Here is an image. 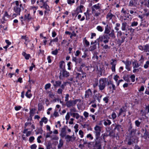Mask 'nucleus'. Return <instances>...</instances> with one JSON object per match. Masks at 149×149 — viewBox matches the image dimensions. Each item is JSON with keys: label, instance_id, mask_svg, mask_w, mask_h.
Segmentation results:
<instances>
[{"label": "nucleus", "instance_id": "f257e3e1", "mask_svg": "<svg viewBox=\"0 0 149 149\" xmlns=\"http://www.w3.org/2000/svg\"><path fill=\"white\" fill-rule=\"evenodd\" d=\"M103 140L100 137L95 136V139L93 141L90 142L88 144L92 146L93 149H102V143Z\"/></svg>", "mask_w": 149, "mask_h": 149}, {"label": "nucleus", "instance_id": "f03ea898", "mask_svg": "<svg viewBox=\"0 0 149 149\" xmlns=\"http://www.w3.org/2000/svg\"><path fill=\"white\" fill-rule=\"evenodd\" d=\"M14 3H15V6L13 8L14 11L20 14L22 10H24L25 4H24L23 5L20 1H15Z\"/></svg>", "mask_w": 149, "mask_h": 149}, {"label": "nucleus", "instance_id": "7ed1b4c3", "mask_svg": "<svg viewBox=\"0 0 149 149\" xmlns=\"http://www.w3.org/2000/svg\"><path fill=\"white\" fill-rule=\"evenodd\" d=\"M108 79L106 78H101L99 81V89L100 91L103 90L105 88Z\"/></svg>", "mask_w": 149, "mask_h": 149}, {"label": "nucleus", "instance_id": "20e7f679", "mask_svg": "<svg viewBox=\"0 0 149 149\" xmlns=\"http://www.w3.org/2000/svg\"><path fill=\"white\" fill-rule=\"evenodd\" d=\"M110 37L108 34H105L103 35L102 36H100L97 40H98L100 42H102L103 41L104 43L106 44L109 42V40Z\"/></svg>", "mask_w": 149, "mask_h": 149}, {"label": "nucleus", "instance_id": "39448f33", "mask_svg": "<svg viewBox=\"0 0 149 149\" xmlns=\"http://www.w3.org/2000/svg\"><path fill=\"white\" fill-rule=\"evenodd\" d=\"M60 72L59 78L60 79H61L62 75L63 77L66 78L68 77L70 75L69 72L66 70L65 68L60 70Z\"/></svg>", "mask_w": 149, "mask_h": 149}, {"label": "nucleus", "instance_id": "423d86ee", "mask_svg": "<svg viewBox=\"0 0 149 149\" xmlns=\"http://www.w3.org/2000/svg\"><path fill=\"white\" fill-rule=\"evenodd\" d=\"M80 64V65L79 66V67L77 68V70L78 72H81L82 74H86V73L84 72L83 70V68L84 67H86V65L85 62H83V61L81 62V63H79Z\"/></svg>", "mask_w": 149, "mask_h": 149}, {"label": "nucleus", "instance_id": "0eeeda50", "mask_svg": "<svg viewBox=\"0 0 149 149\" xmlns=\"http://www.w3.org/2000/svg\"><path fill=\"white\" fill-rule=\"evenodd\" d=\"M101 128L99 126L96 125L94 127L95 131L94 133L95 134V136L100 137V132Z\"/></svg>", "mask_w": 149, "mask_h": 149}, {"label": "nucleus", "instance_id": "6e6552de", "mask_svg": "<svg viewBox=\"0 0 149 149\" xmlns=\"http://www.w3.org/2000/svg\"><path fill=\"white\" fill-rule=\"evenodd\" d=\"M112 62H111L110 64L112 65L111 69L113 72H115L116 71L115 67L117 63V60L116 59H112Z\"/></svg>", "mask_w": 149, "mask_h": 149}, {"label": "nucleus", "instance_id": "1a4fd4ad", "mask_svg": "<svg viewBox=\"0 0 149 149\" xmlns=\"http://www.w3.org/2000/svg\"><path fill=\"white\" fill-rule=\"evenodd\" d=\"M72 61L73 62H75V65H76L78 63H81V62L83 61V59L81 58H79L78 59L77 57L73 56Z\"/></svg>", "mask_w": 149, "mask_h": 149}, {"label": "nucleus", "instance_id": "9d476101", "mask_svg": "<svg viewBox=\"0 0 149 149\" xmlns=\"http://www.w3.org/2000/svg\"><path fill=\"white\" fill-rule=\"evenodd\" d=\"M127 141V145L128 146L133 145L134 143L135 142V139L132 136H130Z\"/></svg>", "mask_w": 149, "mask_h": 149}, {"label": "nucleus", "instance_id": "9b49d317", "mask_svg": "<svg viewBox=\"0 0 149 149\" xmlns=\"http://www.w3.org/2000/svg\"><path fill=\"white\" fill-rule=\"evenodd\" d=\"M124 74V75L123 77V79L127 82H130V81L129 78V75L128 74H127L128 72L125 70L123 72Z\"/></svg>", "mask_w": 149, "mask_h": 149}, {"label": "nucleus", "instance_id": "f8f14e48", "mask_svg": "<svg viewBox=\"0 0 149 149\" xmlns=\"http://www.w3.org/2000/svg\"><path fill=\"white\" fill-rule=\"evenodd\" d=\"M117 36L118 37L120 38L121 40H125V38H126V36H125V33H123L121 31H118L117 32Z\"/></svg>", "mask_w": 149, "mask_h": 149}, {"label": "nucleus", "instance_id": "ddd939ff", "mask_svg": "<svg viewBox=\"0 0 149 149\" xmlns=\"http://www.w3.org/2000/svg\"><path fill=\"white\" fill-rule=\"evenodd\" d=\"M132 64V62L129 61V59L127 58L126 60V63L125 64V68L128 71H130L131 70L130 65Z\"/></svg>", "mask_w": 149, "mask_h": 149}, {"label": "nucleus", "instance_id": "4468645a", "mask_svg": "<svg viewBox=\"0 0 149 149\" xmlns=\"http://www.w3.org/2000/svg\"><path fill=\"white\" fill-rule=\"evenodd\" d=\"M115 124V127L113 129L115 131L116 130L118 131V132H120L121 131L123 132V131L122 126L118 124Z\"/></svg>", "mask_w": 149, "mask_h": 149}, {"label": "nucleus", "instance_id": "2eb2a0df", "mask_svg": "<svg viewBox=\"0 0 149 149\" xmlns=\"http://www.w3.org/2000/svg\"><path fill=\"white\" fill-rule=\"evenodd\" d=\"M92 93L91 90L89 88L85 91V98H88L90 97V96L92 95Z\"/></svg>", "mask_w": 149, "mask_h": 149}, {"label": "nucleus", "instance_id": "dca6fc26", "mask_svg": "<svg viewBox=\"0 0 149 149\" xmlns=\"http://www.w3.org/2000/svg\"><path fill=\"white\" fill-rule=\"evenodd\" d=\"M137 130L136 129H133L132 130H130L129 132L130 136H132L133 138H134L136 134Z\"/></svg>", "mask_w": 149, "mask_h": 149}, {"label": "nucleus", "instance_id": "f3484780", "mask_svg": "<svg viewBox=\"0 0 149 149\" xmlns=\"http://www.w3.org/2000/svg\"><path fill=\"white\" fill-rule=\"evenodd\" d=\"M138 0H131L130 1L129 6L132 7V6H136L137 4V2Z\"/></svg>", "mask_w": 149, "mask_h": 149}, {"label": "nucleus", "instance_id": "a211bd4d", "mask_svg": "<svg viewBox=\"0 0 149 149\" xmlns=\"http://www.w3.org/2000/svg\"><path fill=\"white\" fill-rule=\"evenodd\" d=\"M59 67L60 70L65 68V63L64 61H61L59 63Z\"/></svg>", "mask_w": 149, "mask_h": 149}, {"label": "nucleus", "instance_id": "6ab92c4d", "mask_svg": "<svg viewBox=\"0 0 149 149\" xmlns=\"http://www.w3.org/2000/svg\"><path fill=\"white\" fill-rule=\"evenodd\" d=\"M111 10H110V12L108 13L106 15V18L109 20L111 19L113 17L115 16V15L112 14L111 12Z\"/></svg>", "mask_w": 149, "mask_h": 149}, {"label": "nucleus", "instance_id": "aec40b11", "mask_svg": "<svg viewBox=\"0 0 149 149\" xmlns=\"http://www.w3.org/2000/svg\"><path fill=\"white\" fill-rule=\"evenodd\" d=\"M91 9L92 10V13L94 14V16L95 17H97L101 14L100 13L98 12H96L95 9L91 6Z\"/></svg>", "mask_w": 149, "mask_h": 149}, {"label": "nucleus", "instance_id": "412c9836", "mask_svg": "<svg viewBox=\"0 0 149 149\" xmlns=\"http://www.w3.org/2000/svg\"><path fill=\"white\" fill-rule=\"evenodd\" d=\"M111 27L109 26L108 24H107L106 26L105 27L104 33L107 34H108L110 32Z\"/></svg>", "mask_w": 149, "mask_h": 149}, {"label": "nucleus", "instance_id": "4be33fe9", "mask_svg": "<svg viewBox=\"0 0 149 149\" xmlns=\"http://www.w3.org/2000/svg\"><path fill=\"white\" fill-rule=\"evenodd\" d=\"M36 81L35 79H31L30 78V76H29V79L28 81V82H29V86L30 89H31V83L33 84H34Z\"/></svg>", "mask_w": 149, "mask_h": 149}, {"label": "nucleus", "instance_id": "5701e85b", "mask_svg": "<svg viewBox=\"0 0 149 149\" xmlns=\"http://www.w3.org/2000/svg\"><path fill=\"white\" fill-rule=\"evenodd\" d=\"M132 65L134 68H137L140 66L136 60H134V61L132 62Z\"/></svg>", "mask_w": 149, "mask_h": 149}, {"label": "nucleus", "instance_id": "b1692460", "mask_svg": "<svg viewBox=\"0 0 149 149\" xmlns=\"http://www.w3.org/2000/svg\"><path fill=\"white\" fill-rule=\"evenodd\" d=\"M109 132L108 135L109 136L111 137L112 138H114V134L115 131L114 129L112 130L109 131Z\"/></svg>", "mask_w": 149, "mask_h": 149}, {"label": "nucleus", "instance_id": "393cba45", "mask_svg": "<svg viewBox=\"0 0 149 149\" xmlns=\"http://www.w3.org/2000/svg\"><path fill=\"white\" fill-rule=\"evenodd\" d=\"M107 83L108 86H109L111 84V85L113 90H116L115 86L113 84V81H112L111 80H109V81H107Z\"/></svg>", "mask_w": 149, "mask_h": 149}, {"label": "nucleus", "instance_id": "a878e982", "mask_svg": "<svg viewBox=\"0 0 149 149\" xmlns=\"http://www.w3.org/2000/svg\"><path fill=\"white\" fill-rule=\"evenodd\" d=\"M40 7L45 9L47 11H50L49 7L47 5V3L43 4L42 6H40Z\"/></svg>", "mask_w": 149, "mask_h": 149}, {"label": "nucleus", "instance_id": "bb28decb", "mask_svg": "<svg viewBox=\"0 0 149 149\" xmlns=\"http://www.w3.org/2000/svg\"><path fill=\"white\" fill-rule=\"evenodd\" d=\"M62 84V82L60 81H55V84L54 85V87L56 88L60 87V85Z\"/></svg>", "mask_w": 149, "mask_h": 149}, {"label": "nucleus", "instance_id": "cd10ccee", "mask_svg": "<svg viewBox=\"0 0 149 149\" xmlns=\"http://www.w3.org/2000/svg\"><path fill=\"white\" fill-rule=\"evenodd\" d=\"M70 115L72 116L74 118H75L77 119H78L80 117V115L78 113H70Z\"/></svg>", "mask_w": 149, "mask_h": 149}, {"label": "nucleus", "instance_id": "c85d7f7f", "mask_svg": "<svg viewBox=\"0 0 149 149\" xmlns=\"http://www.w3.org/2000/svg\"><path fill=\"white\" fill-rule=\"evenodd\" d=\"M22 55L26 60L29 59V58L31 57V56L30 54H27L25 52H23Z\"/></svg>", "mask_w": 149, "mask_h": 149}, {"label": "nucleus", "instance_id": "c756f323", "mask_svg": "<svg viewBox=\"0 0 149 149\" xmlns=\"http://www.w3.org/2000/svg\"><path fill=\"white\" fill-rule=\"evenodd\" d=\"M65 139H66V141L67 142H72V136L69 135H66L65 137Z\"/></svg>", "mask_w": 149, "mask_h": 149}, {"label": "nucleus", "instance_id": "7c9ffc66", "mask_svg": "<svg viewBox=\"0 0 149 149\" xmlns=\"http://www.w3.org/2000/svg\"><path fill=\"white\" fill-rule=\"evenodd\" d=\"M144 138L145 139H146L147 138L149 139V132L146 128H145V132L144 133Z\"/></svg>", "mask_w": 149, "mask_h": 149}, {"label": "nucleus", "instance_id": "2f4dec72", "mask_svg": "<svg viewBox=\"0 0 149 149\" xmlns=\"http://www.w3.org/2000/svg\"><path fill=\"white\" fill-rule=\"evenodd\" d=\"M66 105L68 107H70L72 106H73V104L72 103V100H70L66 102Z\"/></svg>", "mask_w": 149, "mask_h": 149}, {"label": "nucleus", "instance_id": "473e14b6", "mask_svg": "<svg viewBox=\"0 0 149 149\" xmlns=\"http://www.w3.org/2000/svg\"><path fill=\"white\" fill-rule=\"evenodd\" d=\"M97 49V44H95L90 46L89 49L90 51H93Z\"/></svg>", "mask_w": 149, "mask_h": 149}, {"label": "nucleus", "instance_id": "72a5a7b5", "mask_svg": "<svg viewBox=\"0 0 149 149\" xmlns=\"http://www.w3.org/2000/svg\"><path fill=\"white\" fill-rule=\"evenodd\" d=\"M100 5V4L99 3H98L97 4H95L92 6V7L94 8L96 10H100V9H101Z\"/></svg>", "mask_w": 149, "mask_h": 149}, {"label": "nucleus", "instance_id": "f704fd0d", "mask_svg": "<svg viewBox=\"0 0 149 149\" xmlns=\"http://www.w3.org/2000/svg\"><path fill=\"white\" fill-rule=\"evenodd\" d=\"M127 25V23L125 22H124L122 23L121 29L122 31H125L126 30V27Z\"/></svg>", "mask_w": 149, "mask_h": 149}, {"label": "nucleus", "instance_id": "c9c22d12", "mask_svg": "<svg viewBox=\"0 0 149 149\" xmlns=\"http://www.w3.org/2000/svg\"><path fill=\"white\" fill-rule=\"evenodd\" d=\"M84 45L86 47H88L90 45L89 42L87 40L86 38L85 37L83 39Z\"/></svg>", "mask_w": 149, "mask_h": 149}, {"label": "nucleus", "instance_id": "e433bc0d", "mask_svg": "<svg viewBox=\"0 0 149 149\" xmlns=\"http://www.w3.org/2000/svg\"><path fill=\"white\" fill-rule=\"evenodd\" d=\"M31 92V90L29 89L26 93L25 95L28 98H30L32 96V94L31 93H29V92Z\"/></svg>", "mask_w": 149, "mask_h": 149}, {"label": "nucleus", "instance_id": "4c0bfd02", "mask_svg": "<svg viewBox=\"0 0 149 149\" xmlns=\"http://www.w3.org/2000/svg\"><path fill=\"white\" fill-rule=\"evenodd\" d=\"M144 52H148L149 53V43L146 44L144 45Z\"/></svg>", "mask_w": 149, "mask_h": 149}, {"label": "nucleus", "instance_id": "58836bf2", "mask_svg": "<svg viewBox=\"0 0 149 149\" xmlns=\"http://www.w3.org/2000/svg\"><path fill=\"white\" fill-rule=\"evenodd\" d=\"M44 103H43V104L42 103H39L38 105V111H41L42 109L44 108V107L43 106V104H44Z\"/></svg>", "mask_w": 149, "mask_h": 149}, {"label": "nucleus", "instance_id": "ea45409f", "mask_svg": "<svg viewBox=\"0 0 149 149\" xmlns=\"http://www.w3.org/2000/svg\"><path fill=\"white\" fill-rule=\"evenodd\" d=\"M111 123V122L110 120L107 119L104 121V124L105 125L107 126L110 125Z\"/></svg>", "mask_w": 149, "mask_h": 149}, {"label": "nucleus", "instance_id": "a19ab883", "mask_svg": "<svg viewBox=\"0 0 149 149\" xmlns=\"http://www.w3.org/2000/svg\"><path fill=\"white\" fill-rule=\"evenodd\" d=\"M21 39H24L25 40V42H28L29 41V38L28 37H26V35L25 36H21Z\"/></svg>", "mask_w": 149, "mask_h": 149}, {"label": "nucleus", "instance_id": "79ce46f5", "mask_svg": "<svg viewBox=\"0 0 149 149\" xmlns=\"http://www.w3.org/2000/svg\"><path fill=\"white\" fill-rule=\"evenodd\" d=\"M102 139L103 141H104L105 143L106 142V141H105L106 137L109 136L108 134L107 133H104L102 135Z\"/></svg>", "mask_w": 149, "mask_h": 149}, {"label": "nucleus", "instance_id": "37998d69", "mask_svg": "<svg viewBox=\"0 0 149 149\" xmlns=\"http://www.w3.org/2000/svg\"><path fill=\"white\" fill-rule=\"evenodd\" d=\"M142 121L140 122L138 120H136L135 122V126L137 127H139L141 124Z\"/></svg>", "mask_w": 149, "mask_h": 149}, {"label": "nucleus", "instance_id": "c03bdc74", "mask_svg": "<svg viewBox=\"0 0 149 149\" xmlns=\"http://www.w3.org/2000/svg\"><path fill=\"white\" fill-rule=\"evenodd\" d=\"M63 141L61 139L59 141V143L58 146V149L61 148L63 146Z\"/></svg>", "mask_w": 149, "mask_h": 149}, {"label": "nucleus", "instance_id": "a18cd8bd", "mask_svg": "<svg viewBox=\"0 0 149 149\" xmlns=\"http://www.w3.org/2000/svg\"><path fill=\"white\" fill-rule=\"evenodd\" d=\"M124 41L125 40H123V39L120 40V39H118L117 41V43L118 45V46L120 47L121 46V44L124 42Z\"/></svg>", "mask_w": 149, "mask_h": 149}, {"label": "nucleus", "instance_id": "49530a36", "mask_svg": "<svg viewBox=\"0 0 149 149\" xmlns=\"http://www.w3.org/2000/svg\"><path fill=\"white\" fill-rule=\"evenodd\" d=\"M46 147L47 149H54V148H52V145L50 142L48 143V144L46 145Z\"/></svg>", "mask_w": 149, "mask_h": 149}, {"label": "nucleus", "instance_id": "de8ad7c7", "mask_svg": "<svg viewBox=\"0 0 149 149\" xmlns=\"http://www.w3.org/2000/svg\"><path fill=\"white\" fill-rule=\"evenodd\" d=\"M25 17L27 19V21L29 22L30 20L32 19V18L31 17L29 13H28L27 15H24Z\"/></svg>", "mask_w": 149, "mask_h": 149}, {"label": "nucleus", "instance_id": "09e8293b", "mask_svg": "<svg viewBox=\"0 0 149 149\" xmlns=\"http://www.w3.org/2000/svg\"><path fill=\"white\" fill-rule=\"evenodd\" d=\"M129 124H130V125L128 127V131H130V130H132L133 128L132 124V123L131 122V121L130 120V121L129 122Z\"/></svg>", "mask_w": 149, "mask_h": 149}, {"label": "nucleus", "instance_id": "8fccbe9b", "mask_svg": "<svg viewBox=\"0 0 149 149\" xmlns=\"http://www.w3.org/2000/svg\"><path fill=\"white\" fill-rule=\"evenodd\" d=\"M78 101L80 102L81 101V100H80V99H75L73 101L72 100V104H73V106H75V105L76 104L77 102Z\"/></svg>", "mask_w": 149, "mask_h": 149}, {"label": "nucleus", "instance_id": "3c124183", "mask_svg": "<svg viewBox=\"0 0 149 149\" xmlns=\"http://www.w3.org/2000/svg\"><path fill=\"white\" fill-rule=\"evenodd\" d=\"M72 15L73 17L75 16L76 17L77 15L79 14L78 12L77 13V11H76V10L73 11L72 12Z\"/></svg>", "mask_w": 149, "mask_h": 149}, {"label": "nucleus", "instance_id": "603ef678", "mask_svg": "<svg viewBox=\"0 0 149 149\" xmlns=\"http://www.w3.org/2000/svg\"><path fill=\"white\" fill-rule=\"evenodd\" d=\"M108 34L109 35H108L109 36V37H111L112 38V39H113L116 38V37L115 35V33H109Z\"/></svg>", "mask_w": 149, "mask_h": 149}, {"label": "nucleus", "instance_id": "864d4df0", "mask_svg": "<svg viewBox=\"0 0 149 149\" xmlns=\"http://www.w3.org/2000/svg\"><path fill=\"white\" fill-rule=\"evenodd\" d=\"M67 65L68 66V69L70 70L72 66L71 62L70 61L68 62L67 64Z\"/></svg>", "mask_w": 149, "mask_h": 149}, {"label": "nucleus", "instance_id": "5fc2aeb1", "mask_svg": "<svg viewBox=\"0 0 149 149\" xmlns=\"http://www.w3.org/2000/svg\"><path fill=\"white\" fill-rule=\"evenodd\" d=\"M59 50V49H56L55 50L52 51L51 53L52 54L55 55H56L58 53V51Z\"/></svg>", "mask_w": 149, "mask_h": 149}, {"label": "nucleus", "instance_id": "6e6d98bb", "mask_svg": "<svg viewBox=\"0 0 149 149\" xmlns=\"http://www.w3.org/2000/svg\"><path fill=\"white\" fill-rule=\"evenodd\" d=\"M120 24L119 23H116V26L115 28V29L117 31H118L119 30V27H120Z\"/></svg>", "mask_w": 149, "mask_h": 149}, {"label": "nucleus", "instance_id": "4d7b16f0", "mask_svg": "<svg viewBox=\"0 0 149 149\" xmlns=\"http://www.w3.org/2000/svg\"><path fill=\"white\" fill-rule=\"evenodd\" d=\"M138 22H137L134 21V22L131 23L130 26L134 27V26H136L138 25Z\"/></svg>", "mask_w": 149, "mask_h": 149}, {"label": "nucleus", "instance_id": "13d9d810", "mask_svg": "<svg viewBox=\"0 0 149 149\" xmlns=\"http://www.w3.org/2000/svg\"><path fill=\"white\" fill-rule=\"evenodd\" d=\"M109 96H106V97H104V98H103V100L105 102V103H107L109 102Z\"/></svg>", "mask_w": 149, "mask_h": 149}, {"label": "nucleus", "instance_id": "bf43d9fd", "mask_svg": "<svg viewBox=\"0 0 149 149\" xmlns=\"http://www.w3.org/2000/svg\"><path fill=\"white\" fill-rule=\"evenodd\" d=\"M86 137L88 139L90 140H92L93 139V137L92 136V135L90 134H88L86 136Z\"/></svg>", "mask_w": 149, "mask_h": 149}, {"label": "nucleus", "instance_id": "052dcab7", "mask_svg": "<svg viewBox=\"0 0 149 149\" xmlns=\"http://www.w3.org/2000/svg\"><path fill=\"white\" fill-rule=\"evenodd\" d=\"M66 128H68V127L67 125H65L61 129V132H66Z\"/></svg>", "mask_w": 149, "mask_h": 149}, {"label": "nucleus", "instance_id": "680f3d73", "mask_svg": "<svg viewBox=\"0 0 149 149\" xmlns=\"http://www.w3.org/2000/svg\"><path fill=\"white\" fill-rule=\"evenodd\" d=\"M96 29L98 31L100 32H102L103 30V29L101 26H97L96 28Z\"/></svg>", "mask_w": 149, "mask_h": 149}, {"label": "nucleus", "instance_id": "e2e57ef3", "mask_svg": "<svg viewBox=\"0 0 149 149\" xmlns=\"http://www.w3.org/2000/svg\"><path fill=\"white\" fill-rule=\"evenodd\" d=\"M66 132H61L60 134V135L61 137L63 138L64 137H65L66 135Z\"/></svg>", "mask_w": 149, "mask_h": 149}, {"label": "nucleus", "instance_id": "0e129e2a", "mask_svg": "<svg viewBox=\"0 0 149 149\" xmlns=\"http://www.w3.org/2000/svg\"><path fill=\"white\" fill-rule=\"evenodd\" d=\"M131 26H129L128 28V30L130 31V32L132 33H133L135 29H133L131 27Z\"/></svg>", "mask_w": 149, "mask_h": 149}, {"label": "nucleus", "instance_id": "69168bd1", "mask_svg": "<svg viewBox=\"0 0 149 149\" xmlns=\"http://www.w3.org/2000/svg\"><path fill=\"white\" fill-rule=\"evenodd\" d=\"M51 86V84L50 83H48L45 85V88L46 90L49 88Z\"/></svg>", "mask_w": 149, "mask_h": 149}, {"label": "nucleus", "instance_id": "338daca9", "mask_svg": "<svg viewBox=\"0 0 149 149\" xmlns=\"http://www.w3.org/2000/svg\"><path fill=\"white\" fill-rule=\"evenodd\" d=\"M120 132H117L116 134H114V138H115L117 140H118L120 138V137L119 135V134Z\"/></svg>", "mask_w": 149, "mask_h": 149}, {"label": "nucleus", "instance_id": "774afa93", "mask_svg": "<svg viewBox=\"0 0 149 149\" xmlns=\"http://www.w3.org/2000/svg\"><path fill=\"white\" fill-rule=\"evenodd\" d=\"M149 66V61H147L144 65V68L145 69L148 68Z\"/></svg>", "mask_w": 149, "mask_h": 149}]
</instances>
